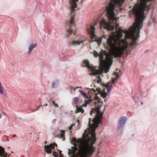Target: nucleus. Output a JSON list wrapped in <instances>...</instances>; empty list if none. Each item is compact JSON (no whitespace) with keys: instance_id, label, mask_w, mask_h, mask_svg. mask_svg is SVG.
I'll list each match as a JSON object with an SVG mask.
<instances>
[{"instance_id":"nucleus-1","label":"nucleus","mask_w":157,"mask_h":157,"mask_svg":"<svg viewBox=\"0 0 157 157\" xmlns=\"http://www.w3.org/2000/svg\"><path fill=\"white\" fill-rule=\"evenodd\" d=\"M74 142V147H72L71 151L68 150V154L71 155V157H89L95 151V148L93 146L96 141V134L94 131L92 132L91 137L88 135L83 134V138H73Z\"/></svg>"},{"instance_id":"nucleus-2","label":"nucleus","mask_w":157,"mask_h":157,"mask_svg":"<svg viewBox=\"0 0 157 157\" xmlns=\"http://www.w3.org/2000/svg\"><path fill=\"white\" fill-rule=\"evenodd\" d=\"M101 107V106L98 105L97 107L92 109L90 113V115H92L93 113L95 114V113H96L98 116H96L92 120L91 118H90L89 119V125L90 127L93 129L96 128L101 121V118L102 117L103 114L100 111Z\"/></svg>"},{"instance_id":"nucleus-3","label":"nucleus","mask_w":157,"mask_h":157,"mask_svg":"<svg viewBox=\"0 0 157 157\" xmlns=\"http://www.w3.org/2000/svg\"><path fill=\"white\" fill-rule=\"evenodd\" d=\"M70 1V3L71 5L70 11H71V14L70 16V19L69 20V23L70 24L69 28L68 30L67 33V36H69L73 33V30L71 29V25H74V18L75 16V8H77V4L76 3V1H78V0H71Z\"/></svg>"},{"instance_id":"nucleus-4","label":"nucleus","mask_w":157,"mask_h":157,"mask_svg":"<svg viewBox=\"0 0 157 157\" xmlns=\"http://www.w3.org/2000/svg\"><path fill=\"white\" fill-rule=\"evenodd\" d=\"M83 62L86 64V66L89 69L91 72L89 74L91 76L95 75H100L102 73L103 70H97L95 67L93 66H90L89 62L87 60H84Z\"/></svg>"},{"instance_id":"nucleus-5","label":"nucleus","mask_w":157,"mask_h":157,"mask_svg":"<svg viewBox=\"0 0 157 157\" xmlns=\"http://www.w3.org/2000/svg\"><path fill=\"white\" fill-rule=\"evenodd\" d=\"M98 22H95L94 25H92L89 28L88 27L87 28L88 33L91 35V37L92 39H94L96 37V35L95 34V28L94 27V26L97 24Z\"/></svg>"},{"instance_id":"nucleus-6","label":"nucleus","mask_w":157,"mask_h":157,"mask_svg":"<svg viewBox=\"0 0 157 157\" xmlns=\"http://www.w3.org/2000/svg\"><path fill=\"white\" fill-rule=\"evenodd\" d=\"M55 146H57V144L55 143H52L49 145H45L44 147L45 151L48 154L51 153L52 152L51 149H54Z\"/></svg>"},{"instance_id":"nucleus-7","label":"nucleus","mask_w":157,"mask_h":157,"mask_svg":"<svg viewBox=\"0 0 157 157\" xmlns=\"http://www.w3.org/2000/svg\"><path fill=\"white\" fill-rule=\"evenodd\" d=\"M116 80L115 78H113L111 82H109L107 84L103 85L104 86H105V88L106 89L108 93L110 92L112 87V84L114 83Z\"/></svg>"},{"instance_id":"nucleus-8","label":"nucleus","mask_w":157,"mask_h":157,"mask_svg":"<svg viewBox=\"0 0 157 157\" xmlns=\"http://www.w3.org/2000/svg\"><path fill=\"white\" fill-rule=\"evenodd\" d=\"M127 120V118L124 117H121L119 120L118 128L120 129L122 127Z\"/></svg>"},{"instance_id":"nucleus-9","label":"nucleus","mask_w":157,"mask_h":157,"mask_svg":"<svg viewBox=\"0 0 157 157\" xmlns=\"http://www.w3.org/2000/svg\"><path fill=\"white\" fill-rule=\"evenodd\" d=\"M85 41V40H73L71 41H70L69 43V44L71 45L76 46L77 45H79L82 44Z\"/></svg>"},{"instance_id":"nucleus-10","label":"nucleus","mask_w":157,"mask_h":157,"mask_svg":"<svg viewBox=\"0 0 157 157\" xmlns=\"http://www.w3.org/2000/svg\"><path fill=\"white\" fill-rule=\"evenodd\" d=\"M112 64H107L105 65H103L102 64H101L102 67L100 68L99 70H100L101 69L103 70L102 72H103V71L104 70V72L105 73H107L109 71L110 66H111Z\"/></svg>"},{"instance_id":"nucleus-11","label":"nucleus","mask_w":157,"mask_h":157,"mask_svg":"<svg viewBox=\"0 0 157 157\" xmlns=\"http://www.w3.org/2000/svg\"><path fill=\"white\" fill-rule=\"evenodd\" d=\"M8 155L6 152L5 151L4 149L1 146H0V157H8Z\"/></svg>"},{"instance_id":"nucleus-12","label":"nucleus","mask_w":157,"mask_h":157,"mask_svg":"<svg viewBox=\"0 0 157 157\" xmlns=\"http://www.w3.org/2000/svg\"><path fill=\"white\" fill-rule=\"evenodd\" d=\"M92 102H93L95 104H96L97 103V102L94 100L91 99L86 100L85 101V104L83 105V106L86 107L87 104H90Z\"/></svg>"},{"instance_id":"nucleus-13","label":"nucleus","mask_w":157,"mask_h":157,"mask_svg":"<svg viewBox=\"0 0 157 157\" xmlns=\"http://www.w3.org/2000/svg\"><path fill=\"white\" fill-rule=\"evenodd\" d=\"M37 45L36 44H32L30 45L29 46V53H30L31 52L33 49L36 48L37 46Z\"/></svg>"},{"instance_id":"nucleus-14","label":"nucleus","mask_w":157,"mask_h":157,"mask_svg":"<svg viewBox=\"0 0 157 157\" xmlns=\"http://www.w3.org/2000/svg\"><path fill=\"white\" fill-rule=\"evenodd\" d=\"M65 132L64 130H62L60 131V138H62L63 141L65 140Z\"/></svg>"},{"instance_id":"nucleus-15","label":"nucleus","mask_w":157,"mask_h":157,"mask_svg":"<svg viewBox=\"0 0 157 157\" xmlns=\"http://www.w3.org/2000/svg\"><path fill=\"white\" fill-rule=\"evenodd\" d=\"M80 93L84 96V98H86L87 99H89V97L87 95L86 93L85 92L82 90H80L79 91Z\"/></svg>"},{"instance_id":"nucleus-16","label":"nucleus","mask_w":157,"mask_h":157,"mask_svg":"<svg viewBox=\"0 0 157 157\" xmlns=\"http://www.w3.org/2000/svg\"><path fill=\"white\" fill-rule=\"evenodd\" d=\"M105 91L104 89L101 93V95L103 98H106L107 95V93L105 92Z\"/></svg>"},{"instance_id":"nucleus-17","label":"nucleus","mask_w":157,"mask_h":157,"mask_svg":"<svg viewBox=\"0 0 157 157\" xmlns=\"http://www.w3.org/2000/svg\"><path fill=\"white\" fill-rule=\"evenodd\" d=\"M79 101V99L78 97H76L74 98V102L75 105L78 104Z\"/></svg>"},{"instance_id":"nucleus-18","label":"nucleus","mask_w":157,"mask_h":157,"mask_svg":"<svg viewBox=\"0 0 157 157\" xmlns=\"http://www.w3.org/2000/svg\"><path fill=\"white\" fill-rule=\"evenodd\" d=\"M76 110L78 112H81L82 113H83L84 112V109L82 107L77 108Z\"/></svg>"},{"instance_id":"nucleus-19","label":"nucleus","mask_w":157,"mask_h":157,"mask_svg":"<svg viewBox=\"0 0 157 157\" xmlns=\"http://www.w3.org/2000/svg\"><path fill=\"white\" fill-rule=\"evenodd\" d=\"M98 80L97 81V82L98 83H100L101 81V80L100 78V77L99 76H98Z\"/></svg>"},{"instance_id":"nucleus-20","label":"nucleus","mask_w":157,"mask_h":157,"mask_svg":"<svg viewBox=\"0 0 157 157\" xmlns=\"http://www.w3.org/2000/svg\"><path fill=\"white\" fill-rule=\"evenodd\" d=\"M56 84H57V83L56 82H53V83H52V87H53V88L55 87L56 86Z\"/></svg>"},{"instance_id":"nucleus-21","label":"nucleus","mask_w":157,"mask_h":157,"mask_svg":"<svg viewBox=\"0 0 157 157\" xmlns=\"http://www.w3.org/2000/svg\"><path fill=\"white\" fill-rule=\"evenodd\" d=\"M114 74L115 75H116V78L115 79H116V80H117L119 77V76L118 75V73H117V72H114Z\"/></svg>"},{"instance_id":"nucleus-22","label":"nucleus","mask_w":157,"mask_h":157,"mask_svg":"<svg viewBox=\"0 0 157 157\" xmlns=\"http://www.w3.org/2000/svg\"><path fill=\"white\" fill-rule=\"evenodd\" d=\"M53 155L55 157H57L58 155L57 153L55 151L53 152Z\"/></svg>"},{"instance_id":"nucleus-23","label":"nucleus","mask_w":157,"mask_h":157,"mask_svg":"<svg viewBox=\"0 0 157 157\" xmlns=\"http://www.w3.org/2000/svg\"><path fill=\"white\" fill-rule=\"evenodd\" d=\"M96 90H95L94 89V88H93V89H90V91L91 92V91H93V93L94 92H96Z\"/></svg>"},{"instance_id":"nucleus-24","label":"nucleus","mask_w":157,"mask_h":157,"mask_svg":"<svg viewBox=\"0 0 157 157\" xmlns=\"http://www.w3.org/2000/svg\"><path fill=\"white\" fill-rule=\"evenodd\" d=\"M102 40L101 39H99L97 41L98 44L101 43V42Z\"/></svg>"},{"instance_id":"nucleus-25","label":"nucleus","mask_w":157,"mask_h":157,"mask_svg":"<svg viewBox=\"0 0 157 157\" xmlns=\"http://www.w3.org/2000/svg\"><path fill=\"white\" fill-rule=\"evenodd\" d=\"M73 126V124H71L70 126L68 128V129H69V130H71V129H72V128Z\"/></svg>"},{"instance_id":"nucleus-26","label":"nucleus","mask_w":157,"mask_h":157,"mask_svg":"<svg viewBox=\"0 0 157 157\" xmlns=\"http://www.w3.org/2000/svg\"><path fill=\"white\" fill-rule=\"evenodd\" d=\"M95 98L96 99V100H98L99 99V97L98 96H96L95 97Z\"/></svg>"},{"instance_id":"nucleus-27","label":"nucleus","mask_w":157,"mask_h":157,"mask_svg":"<svg viewBox=\"0 0 157 157\" xmlns=\"http://www.w3.org/2000/svg\"><path fill=\"white\" fill-rule=\"evenodd\" d=\"M78 88H82V87H76L75 88H74V90H75L76 89H77Z\"/></svg>"},{"instance_id":"nucleus-28","label":"nucleus","mask_w":157,"mask_h":157,"mask_svg":"<svg viewBox=\"0 0 157 157\" xmlns=\"http://www.w3.org/2000/svg\"><path fill=\"white\" fill-rule=\"evenodd\" d=\"M96 90H97V91L99 92H100L101 91H100V90L99 89H98V88H96Z\"/></svg>"},{"instance_id":"nucleus-29","label":"nucleus","mask_w":157,"mask_h":157,"mask_svg":"<svg viewBox=\"0 0 157 157\" xmlns=\"http://www.w3.org/2000/svg\"><path fill=\"white\" fill-rule=\"evenodd\" d=\"M52 104L54 105H55V104H56L55 103V102L54 101H52Z\"/></svg>"},{"instance_id":"nucleus-30","label":"nucleus","mask_w":157,"mask_h":157,"mask_svg":"<svg viewBox=\"0 0 157 157\" xmlns=\"http://www.w3.org/2000/svg\"><path fill=\"white\" fill-rule=\"evenodd\" d=\"M54 106L56 107H58V104H55Z\"/></svg>"},{"instance_id":"nucleus-31","label":"nucleus","mask_w":157,"mask_h":157,"mask_svg":"<svg viewBox=\"0 0 157 157\" xmlns=\"http://www.w3.org/2000/svg\"><path fill=\"white\" fill-rule=\"evenodd\" d=\"M37 110H38V109H35L33 110L32 111H33V112H35V111H36Z\"/></svg>"},{"instance_id":"nucleus-32","label":"nucleus","mask_w":157,"mask_h":157,"mask_svg":"<svg viewBox=\"0 0 157 157\" xmlns=\"http://www.w3.org/2000/svg\"><path fill=\"white\" fill-rule=\"evenodd\" d=\"M42 106V105H40L39 106H38V108H37V109H39V108H40V107H41V106Z\"/></svg>"},{"instance_id":"nucleus-33","label":"nucleus","mask_w":157,"mask_h":157,"mask_svg":"<svg viewBox=\"0 0 157 157\" xmlns=\"http://www.w3.org/2000/svg\"><path fill=\"white\" fill-rule=\"evenodd\" d=\"M15 136H16V135H15V134H14V135H13V136H12V137H15Z\"/></svg>"},{"instance_id":"nucleus-34","label":"nucleus","mask_w":157,"mask_h":157,"mask_svg":"<svg viewBox=\"0 0 157 157\" xmlns=\"http://www.w3.org/2000/svg\"><path fill=\"white\" fill-rule=\"evenodd\" d=\"M1 117H2L1 115V114H0V119L1 118Z\"/></svg>"},{"instance_id":"nucleus-35","label":"nucleus","mask_w":157,"mask_h":157,"mask_svg":"<svg viewBox=\"0 0 157 157\" xmlns=\"http://www.w3.org/2000/svg\"><path fill=\"white\" fill-rule=\"evenodd\" d=\"M86 132H87V130H85V132L86 133Z\"/></svg>"},{"instance_id":"nucleus-36","label":"nucleus","mask_w":157,"mask_h":157,"mask_svg":"<svg viewBox=\"0 0 157 157\" xmlns=\"http://www.w3.org/2000/svg\"><path fill=\"white\" fill-rule=\"evenodd\" d=\"M45 105V106H47L48 105V104H46Z\"/></svg>"},{"instance_id":"nucleus-37","label":"nucleus","mask_w":157,"mask_h":157,"mask_svg":"<svg viewBox=\"0 0 157 157\" xmlns=\"http://www.w3.org/2000/svg\"><path fill=\"white\" fill-rule=\"evenodd\" d=\"M141 104H143V103L142 102H141Z\"/></svg>"},{"instance_id":"nucleus-38","label":"nucleus","mask_w":157,"mask_h":157,"mask_svg":"<svg viewBox=\"0 0 157 157\" xmlns=\"http://www.w3.org/2000/svg\"><path fill=\"white\" fill-rule=\"evenodd\" d=\"M97 21L98 22L99 21H98V19H97Z\"/></svg>"},{"instance_id":"nucleus-39","label":"nucleus","mask_w":157,"mask_h":157,"mask_svg":"<svg viewBox=\"0 0 157 157\" xmlns=\"http://www.w3.org/2000/svg\"><path fill=\"white\" fill-rule=\"evenodd\" d=\"M61 153H60V155H61Z\"/></svg>"},{"instance_id":"nucleus-40","label":"nucleus","mask_w":157,"mask_h":157,"mask_svg":"<svg viewBox=\"0 0 157 157\" xmlns=\"http://www.w3.org/2000/svg\"><path fill=\"white\" fill-rule=\"evenodd\" d=\"M74 35H75V33H74Z\"/></svg>"},{"instance_id":"nucleus-41","label":"nucleus","mask_w":157,"mask_h":157,"mask_svg":"<svg viewBox=\"0 0 157 157\" xmlns=\"http://www.w3.org/2000/svg\"><path fill=\"white\" fill-rule=\"evenodd\" d=\"M60 156V157H63V156Z\"/></svg>"}]
</instances>
